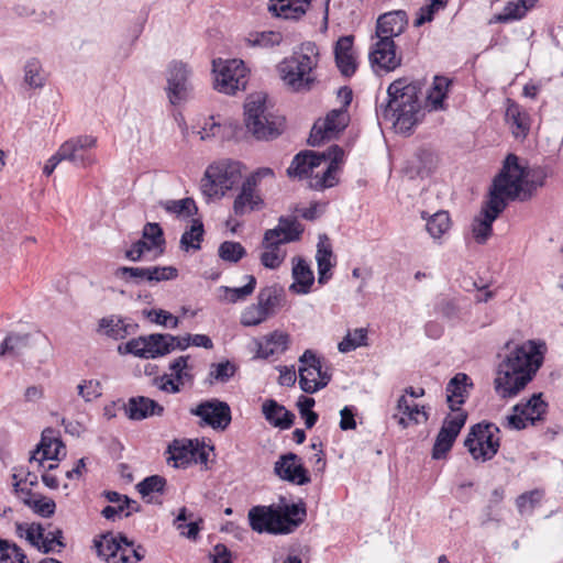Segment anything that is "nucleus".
Instances as JSON below:
<instances>
[{
  "instance_id": "nucleus-1",
  "label": "nucleus",
  "mask_w": 563,
  "mask_h": 563,
  "mask_svg": "<svg viewBox=\"0 0 563 563\" xmlns=\"http://www.w3.org/2000/svg\"><path fill=\"white\" fill-rule=\"evenodd\" d=\"M544 342L529 340L517 345L499 363L494 380L496 393L503 398L516 397L533 380L544 362Z\"/></svg>"
},
{
  "instance_id": "nucleus-2",
  "label": "nucleus",
  "mask_w": 563,
  "mask_h": 563,
  "mask_svg": "<svg viewBox=\"0 0 563 563\" xmlns=\"http://www.w3.org/2000/svg\"><path fill=\"white\" fill-rule=\"evenodd\" d=\"M519 188L508 181L506 169L497 174L489 187L487 200L484 201L481 216L475 217L472 232L478 244H485L493 234L494 221L504 212L510 201H516Z\"/></svg>"
},
{
  "instance_id": "nucleus-3",
  "label": "nucleus",
  "mask_w": 563,
  "mask_h": 563,
  "mask_svg": "<svg viewBox=\"0 0 563 563\" xmlns=\"http://www.w3.org/2000/svg\"><path fill=\"white\" fill-rule=\"evenodd\" d=\"M267 95L257 92L250 95L244 103V123L258 141L277 139L285 128V118L275 115L267 110Z\"/></svg>"
},
{
  "instance_id": "nucleus-4",
  "label": "nucleus",
  "mask_w": 563,
  "mask_h": 563,
  "mask_svg": "<svg viewBox=\"0 0 563 563\" xmlns=\"http://www.w3.org/2000/svg\"><path fill=\"white\" fill-rule=\"evenodd\" d=\"M275 178V172L271 167H260L246 176L233 201L234 214L243 217L246 213L264 209L265 200L261 192V185L264 180L274 183Z\"/></svg>"
},
{
  "instance_id": "nucleus-5",
  "label": "nucleus",
  "mask_w": 563,
  "mask_h": 563,
  "mask_svg": "<svg viewBox=\"0 0 563 563\" xmlns=\"http://www.w3.org/2000/svg\"><path fill=\"white\" fill-rule=\"evenodd\" d=\"M317 65V57L313 58L308 53L295 54L278 65V71L289 90L308 92L317 82V78L311 75Z\"/></svg>"
},
{
  "instance_id": "nucleus-6",
  "label": "nucleus",
  "mask_w": 563,
  "mask_h": 563,
  "mask_svg": "<svg viewBox=\"0 0 563 563\" xmlns=\"http://www.w3.org/2000/svg\"><path fill=\"white\" fill-rule=\"evenodd\" d=\"M421 89L422 84L419 80L408 81L405 77L394 80L387 88L385 101L379 103L378 97H376L377 118L391 121L394 119L393 110L421 104L419 100Z\"/></svg>"
},
{
  "instance_id": "nucleus-7",
  "label": "nucleus",
  "mask_w": 563,
  "mask_h": 563,
  "mask_svg": "<svg viewBox=\"0 0 563 563\" xmlns=\"http://www.w3.org/2000/svg\"><path fill=\"white\" fill-rule=\"evenodd\" d=\"M500 432L498 426L490 421H481L473 424L464 440V446L476 461L492 460L499 451Z\"/></svg>"
},
{
  "instance_id": "nucleus-8",
  "label": "nucleus",
  "mask_w": 563,
  "mask_h": 563,
  "mask_svg": "<svg viewBox=\"0 0 563 563\" xmlns=\"http://www.w3.org/2000/svg\"><path fill=\"white\" fill-rule=\"evenodd\" d=\"M242 177V164L232 159H221L209 165L205 172L201 189L209 198L219 194L224 196Z\"/></svg>"
},
{
  "instance_id": "nucleus-9",
  "label": "nucleus",
  "mask_w": 563,
  "mask_h": 563,
  "mask_svg": "<svg viewBox=\"0 0 563 563\" xmlns=\"http://www.w3.org/2000/svg\"><path fill=\"white\" fill-rule=\"evenodd\" d=\"M506 169V176L508 181L514 183L519 188V194L516 200L527 201L533 192L542 187L545 183L547 175L541 170L533 173L532 178L529 179V168L520 165L519 157L516 154H508L504 161L501 169L498 174H501Z\"/></svg>"
},
{
  "instance_id": "nucleus-10",
  "label": "nucleus",
  "mask_w": 563,
  "mask_h": 563,
  "mask_svg": "<svg viewBox=\"0 0 563 563\" xmlns=\"http://www.w3.org/2000/svg\"><path fill=\"white\" fill-rule=\"evenodd\" d=\"M212 71L216 75L214 89L225 95H235L246 88L247 69L241 59L216 58L212 60Z\"/></svg>"
},
{
  "instance_id": "nucleus-11",
  "label": "nucleus",
  "mask_w": 563,
  "mask_h": 563,
  "mask_svg": "<svg viewBox=\"0 0 563 563\" xmlns=\"http://www.w3.org/2000/svg\"><path fill=\"white\" fill-rule=\"evenodd\" d=\"M190 415L201 419V427H210L214 430L224 431L232 421V412L227 401L211 398L200 401L196 407L190 408Z\"/></svg>"
},
{
  "instance_id": "nucleus-12",
  "label": "nucleus",
  "mask_w": 563,
  "mask_h": 563,
  "mask_svg": "<svg viewBox=\"0 0 563 563\" xmlns=\"http://www.w3.org/2000/svg\"><path fill=\"white\" fill-rule=\"evenodd\" d=\"M285 500L282 497L280 504L274 505V536L292 533L307 517V507L302 499L292 504H286Z\"/></svg>"
},
{
  "instance_id": "nucleus-13",
  "label": "nucleus",
  "mask_w": 563,
  "mask_h": 563,
  "mask_svg": "<svg viewBox=\"0 0 563 563\" xmlns=\"http://www.w3.org/2000/svg\"><path fill=\"white\" fill-rule=\"evenodd\" d=\"M97 139L91 135H79L65 141L58 148V156L76 167H87L95 162L91 150Z\"/></svg>"
},
{
  "instance_id": "nucleus-14",
  "label": "nucleus",
  "mask_w": 563,
  "mask_h": 563,
  "mask_svg": "<svg viewBox=\"0 0 563 563\" xmlns=\"http://www.w3.org/2000/svg\"><path fill=\"white\" fill-rule=\"evenodd\" d=\"M377 38L368 53L371 66L376 74L394 71L401 65L402 60L401 55L396 52L397 45L394 40Z\"/></svg>"
},
{
  "instance_id": "nucleus-15",
  "label": "nucleus",
  "mask_w": 563,
  "mask_h": 563,
  "mask_svg": "<svg viewBox=\"0 0 563 563\" xmlns=\"http://www.w3.org/2000/svg\"><path fill=\"white\" fill-rule=\"evenodd\" d=\"M189 69L187 64L173 60L167 68V87L165 88L169 102L178 106L189 97Z\"/></svg>"
},
{
  "instance_id": "nucleus-16",
  "label": "nucleus",
  "mask_w": 563,
  "mask_h": 563,
  "mask_svg": "<svg viewBox=\"0 0 563 563\" xmlns=\"http://www.w3.org/2000/svg\"><path fill=\"white\" fill-rule=\"evenodd\" d=\"M274 473L280 479L298 486H303L311 482L308 468L294 452L279 455L274 464Z\"/></svg>"
},
{
  "instance_id": "nucleus-17",
  "label": "nucleus",
  "mask_w": 563,
  "mask_h": 563,
  "mask_svg": "<svg viewBox=\"0 0 563 563\" xmlns=\"http://www.w3.org/2000/svg\"><path fill=\"white\" fill-rule=\"evenodd\" d=\"M437 167V156L434 153L426 147H419L416 152L405 162L402 174L408 179L413 180L417 178H427Z\"/></svg>"
},
{
  "instance_id": "nucleus-18",
  "label": "nucleus",
  "mask_w": 563,
  "mask_h": 563,
  "mask_svg": "<svg viewBox=\"0 0 563 563\" xmlns=\"http://www.w3.org/2000/svg\"><path fill=\"white\" fill-rule=\"evenodd\" d=\"M128 419L142 421L151 417H162L165 412L164 406L146 396L130 397L128 402H122Z\"/></svg>"
},
{
  "instance_id": "nucleus-19",
  "label": "nucleus",
  "mask_w": 563,
  "mask_h": 563,
  "mask_svg": "<svg viewBox=\"0 0 563 563\" xmlns=\"http://www.w3.org/2000/svg\"><path fill=\"white\" fill-rule=\"evenodd\" d=\"M474 384L465 373L455 374L445 386V401L450 411L463 409Z\"/></svg>"
},
{
  "instance_id": "nucleus-20",
  "label": "nucleus",
  "mask_w": 563,
  "mask_h": 563,
  "mask_svg": "<svg viewBox=\"0 0 563 563\" xmlns=\"http://www.w3.org/2000/svg\"><path fill=\"white\" fill-rule=\"evenodd\" d=\"M305 231L303 225L294 216H280L278 224L265 231L266 242L275 240L278 243L287 244L299 241Z\"/></svg>"
},
{
  "instance_id": "nucleus-21",
  "label": "nucleus",
  "mask_w": 563,
  "mask_h": 563,
  "mask_svg": "<svg viewBox=\"0 0 563 563\" xmlns=\"http://www.w3.org/2000/svg\"><path fill=\"white\" fill-rule=\"evenodd\" d=\"M65 450V444L59 438L54 437V429L46 428L42 432V438L36 448L32 451L30 461H36L38 467L44 466L47 460L59 461L62 451Z\"/></svg>"
},
{
  "instance_id": "nucleus-22",
  "label": "nucleus",
  "mask_w": 563,
  "mask_h": 563,
  "mask_svg": "<svg viewBox=\"0 0 563 563\" xmlns=\"http://www.w3.org/2000/svg\"><path fill=\"white\" fill-rule=\"evenodd\" d=\"M353 35L341 36L334 45V60L341 75L344 77H352L357 69V63L353 55Z\"/></svg>"
},
{
  "instance_id": "nucleus-23",
  "label": "nucleus",
  "mask_w": 563,
  "mask_h": 563,
  "mask_svg": "<svg viewBox=\"0 0 563 563\" xmlns=\"http://www.w3.org/2000/svg\"><path fill=\"white\" fill-rule=\"evenodd\" d=\"M408 24V16L406 11L396 10L386 12L378 16L376 22V37L385 40H394L399 36Z\"/></svg>"
},
{
  "instance_id": "nucleus-24",
  "label": "nucleus",
  "mask_w": 563,
  "mask_h": 563,
  "mask_svg": "<svg viewBox=\"0 0 563 563\" xmlns=\"http://www.w3.org/2000/svg\"><path fill=\"white\" fill-rule=\"evenodd\" d=\"M549 404L543 399L542 393H534L527 401H521L512 407L514 412L523 413L531 426H537L545 419Z\"/></svg>"
},
{
  "instance_id": "nucleus-25",
  "label": "nucleus",
  "mask_w": 563,
  "mask_h": 563,
  "mask_svg": "<svg viewBox=\"0 0 563 563\" xmlns=\"http://www.w3.org/2000/svg\"><path fill=\"white\" fill-rule=\"evenodd\" d=\"M262 413L273 427L279 428L280 430L290 429L296 419L294 412L286 409L285 406L280 405L275 399H267L263 402Z\"/></svg>"
},
{
  "instance_id": "nucleus-26",
  "label": "nucleus",
  "mask_w": 563,
  "mask_h": 563,
  "mask_svg": "<svg viewBox=\"0 0 563 563\" xmlns=\"http://www.w3.org/2000/svg\"><path fill=\"white\" fill-rule=\"evenodd\" d=\"M318 159L316 151L302 150L294 156L286 174L289 178H308L313 169L320 166Z\"/></svg>"
},
{
  "instance_id": "nucleus-27",
  "label": "nucleus",
  "mask_w": 563,
  "mask_h": 563,
  "mask_svg": "<svg viewBox=\"0 0 563 563\" xmlns=\"http://www.w3.org/2000/svg\"><path fill=\"white\" fill-rule=\"evenodd\" d=\"M292 284L289 290L294 294L307 295L314 283V275L305 258L296 256L292 260Z\"/></svg>"
},
{
  "instance_id": "nucleus-28",
  "label": "nucleus",
  "mask_w": 563,
  "mask_h": 563,
  "mask_svg": "<svg viewBox=\"0 0 563 563\" xmlns=\"http://www.w3.org/2000/svg\"><path fill=\"white\" fill-rule=\"evenodd\" d=\"M176 335L169 333H152L145 335V355L158 358L175 350Z\"/></svg>"
},
{
  "instance_id": "nucleus-29",
  "label": "nucleus",
  "mask_w": 563,
  "mask_h": 563,
  "mask_svg": "<svg viewBox=\"0 0 563 563\" xmlns=\"http://www.w3.org/2000/svg\"><path fill=\"white\" fill-rule=\"evenodd\" d=\"M274 505L254 506L249 510V523L257 533L274 534Z\"/></svg>"
},
{
  "instance_id": "nucleus-30",
  "label": "nucleus",
  "mask_w": 563,
  "mask_h": 563,
  "mask_svg": "<svg viewBox=\"0 0 563 563\" xmlns=\"http://www.w3.org/2000/svg\"><path fill=\"white\" fill-rule=\"evenodd\" d=\"M312 0H289L285 2H269L268 11L273 16L298 20L307 12V5Z\"/></svg>"
},
{
  "instance_id": "nucleus-31",
  "label": "nucleus",
  "mask_w": 563,
  "mask_h": 563,
  "mask_svg": "<svg viewBox=\"0 0 563 563\" xmlns=\"http://www.w3.org/2000/svg\"><path fill=\"white\" fill-rule=\"evenodd\" d=\"M452 84L453 79L446 76L435 75L433 77L432 86L427 95V100L430 102L433 110H446L448 104L445 100L448 99Z\"/></svg>"
},
{
  "instance_id": "nucleus-32",
  "label": "nucleus",
  "mask_w": 563,
  "mask_h": 563,
  "mask_svg": "<svg viewBox=\"0 0 563 563\" xmlns=\"http://www.w3.org/2000/svg\"><path fill=\"white\" fill-rule=\"evenodd\" d=\"M205 233L206 231L202 220L199 218L192 219L189 228H187L180 236V250L184 252H196L201 250Z\"/></svg>"
},
{
  "instance_id": "nucleus-33",
  "label": "nucleus",
  "mask_w": 563,
  "mask_h": 563,
  "mask_svg": "<svg viewBox=\"0 0 563 563\" xmlns=\"http://www.w3.org/2000/svg\"><path fill=\"white\" fill-rule=\"evenodd\" d=\"M333 251L331 244H324L321 240L317 245V267H318V283L325 285L332 278V268L335 262H332Z\"/></svg>"
},
{
  "instance_id": "nucleus-34",
  "label": "nucleus",
  "mask_w": 563,
  "mask_h": 563,
  "mask_svg": "<svg viewBox=\"0 0 563 563\" xmlns=\"http://www.w3.org/2000/svg\"><path fill=\"white\" fill-rule=\"evenodd\" d=\"M285 300V291L278 285L266 286L262 288L257 295V303L271 317L275 313V309L283 306Z\"/></svg>"
},
{
  "instance_id": "nucleus-35",
  "label": "nucleus",
  "mask_w": 563,
  "mask_h": 563,
  "mask_svg": "<svg viewBox=\"0 0 563 563\" xmlns=\"http://www.w3.org/2000/svg\"><path fill=\"white\" fill-rule=\"evenodd\" d=\"M421 110V104L409 106L407 108H397L393 110L394 125L402 133L410 134L412 128L418 123V114Z\"/></svg>"
},
{
  "instance_id": "nucleus-36",
  "label": "nucleus",
  "mask_w": 563,
  "mask_h": 563,
  "mask_svg": "<svg viewBox=\"0 0 563 563\" xmlns=\"http://www.w3.org/2000/svg\"><path fill=\"white\" fill-rule=\"evenodd\" d=\"M506 102V120L516 126L521 135L526 137L530 130V117L528 112L523 110L517 101L510 98H508Z\"/></svg>"
},
{
  "instance_id": "nucleus-37",
  "label": "nucleus",
  "mask_w": 563,
  "mask_h": 563,
  "mask_svg": "<svg viewBox=\"0 0 563 563\" xmlns=\"http://www.w3.org/2000/svg\"><path fill=\"white\" fill-rule=\"evenodd\" d=\"M282 243H278L275 240H271L266 242L265 235L262 240V247L265 250L261 254V264L268 269H276L278 268L286 257V252L280 251Z\"/></svg>"
},
{
  "instance_id": "nucleus-38",
  "label": "nucleus",
  "mask_w": 563,
  "mask_h": 563,
  "mask_svg": "<svg viewBox=\"0 0 563 563\" xmlns=\"http://www.w3.org/2000/svg\"><path fill=\"white\" fill-rule=\"evenodd\" d=\"M114 276L125 284H132L136 286L145 283L150 284L151 266H119L114 271Z\"/></svg>"
},
{
  "instance_id": "nucleus-39",
  "label": "nucleus",
  "mask_w": 563,
  "mask_h": 563,
  "mask_svg": "<svg viewBox=\"0 0 563 563\" xmlns=\"http://www.w3.org/2000/svg\"><path fill=\"white\" fill-rule=\"evenodd\" d=\"M298 373H299V387L300 389L306 393V394H314L321 389H323L324 387H327L331 379H332V374L327 369H323V367H321V369H319L317 372V375H318V379L317 380H311L308 378V376L306 375V368L305 367H299L298 368Z\"/></svg>"
},
{
  "instance_id": "nucleus-40",
  "label": "nucleus",
  "mask_w": 563,
  "mask_h": 563,
  "mask_svg": "<svg viewBox=\"0 0 563 563\" xmlns=\"http://www.w3.org/2000/svg\"><path fill=\"white\" fill-rule=\"evenodd\" d=\"M538 0H518L517 3L508 2L501 13L495 15V21L507 23L514 20L522 19L527 11L536 4Z\"/></svg>"
},
{
  "instance_id": "nucleus-41",
  "label": "nucleus",
  "mask_w": 563,
  "mask_h": 563,
  "mask_svg": "<svg viewBox=\"0 0 563 563\" xmlns=\"http://www.w3.org/2000/svg\"><path fill=\"white\" fill-rule=\"evenodd\" d=\"M192 449V440L186 442L174 440L167 449L170 453L168 462H174V467H187L190 464V452Z\"/></svg>"
},
{
  "instance_id": "nucleus-42",
  "label": "nucleus",
  "mask_w": 563,
  "mask_h": 563,
  "mask_svg": "<svg viewBox=\"0 0 563 563\" xmlns=\"http://www.w3.org/2000/svg\"><path fill=\"white\" fill-rule=\"evenodd\" d=\"M118 506H106L101 510V516L107 520H115V518L120 515H124L125 518L130 517L133 512H140L142 510V506L134 499L130 497H124L121 503H118Z\"/></svg>"
},
{
  "instance_id": "nucleus-43",
  "label": "nucleus",
  "mask_w": 563,
  "mask_h": 563,
  "mask_svg": "<svg viewBox=\"0 0 563 563\" xmlns=\"http://www.w3.org/2000/svg\"><path fill=\"white\" fill-rule=\"evenodd\" d=\"M129 325L122 319L114 321L113 317H103L99 320L98 332L110 339L122 340L129 334Z\"/></svg>"
},
{
  "instance_id": "nucleus-44",
  "label": "nucleus",
  "mask_w": 563,
  "mask_h": 563,
  "mask_svg": "<svg viewBox=\"0 0 563 563\" xmlns=\"http://www.w3.org/2000/svg\"><path fill=\"white\" fill-rule=\"evenodd\" d=\"M24 82L33 89H41L45 86V77L42 75V63L36 57H31L23 67Z\"/></svg>"
},
{
  "instance_id": "nucleus-45",
  "label": "nucleus",
  "mask_w": 563,
  "mask_h": 563,
  "mask_svg": "<svg viewBox=\"0 0 563 563\" xmlns=\"http://www.w3.org/2000/svg\"><path fill=\"white\" fill-rule=\"evenodd\" d=\"M159 205L166 212L176 214L177 217H192L198 212V207L195 200L190 197L179 200L161 201Z\"/></svg>"
},
{
  "instance_id": "nucleus-46",
  "label": "nucleus",
  "mask_w": 563,
  "mask_h": 563,
  "mask_svg": "<svg viewBox=\"0 0 563 563\" xmlns=\"http://www.w3.org/2000/svg\"><path fill=\"white\" fill-rule=\"evenodd\" d=\"M467 418L468 412L464 409L451 411L444 417L440 431L457 438L461 430L464 428Z\"/></svg>"
},
{
  "instance_id": "nucleus-47",
  "label": "nucleus",
  "mask_w": 563,
  "mask_h": 563,
  "mask_svg": "<svg viewBox=\"0 0 563 563\" xmlns=\"http://www.w3.org/2000/svg\"><path fill=\"white\" fill-rule=\"evenodd\" d=\"M142 240L147 242V245L153 249H159L162 254L166 244L164 230L157 222H147L142 230Z\"/></svg>"
},
{
  "instance_id": "nucleus-48",
  "label": "nucleus",
  "mask_w": 563,
  "mask_h": 563,
  "mask_svg": "<svg viewBox=\"0 0 563 563\" xmlns=\"http://www.w3.org/2000/svg\"><path fill=\"white\" fill-rule=\"evenodd\" d=\"M246 254V249L236 241H223L218 247V256L230 264L239 263Z\"/></svg>"
},
{
  "instance_id": "nucleus-49",
  "label": "nucleus",
  "mask_w": 563,
  "mask_h": 563,
  "mask_svg": "<svg viewBox=\"0 0 563 563\" xmlns=\"http://www.w3.org/2000/svg\"><path fill=\"white\" fill-rule=\"evenodd\" d=\"M350 122L349 112L345 109H333L324 118V125L330 133L339 134L343 132Z\"/></svg>"
},
{
  "instance_id": "nucleus-50",
  "label": "nucleus",
  "mask_w": 563,
  "mask_h": 563,
  "mask_svg": "<svg viewBox=\"0 0 563 563\" xmlns=\"http://www.w3.org/2000/svg\"><path fill=\"white\" fill-rule=\"evenodd\" d=\"M93 545L98 556H103L108 561L109 558H114L120 551V545L115 540L112 532L108 531L101 534L100 539L93 540Z\"/></svg>"
},
{
  "instance_id": "nucleus-51",
  "label": "nucleus",
  "mask_w": 563,
  "mask_h": 563,
  "mask_svg": "<svg viewBox=\"0 0 563 563\" xmlns=\"http://www.w3.org/2000/svg\"><path fill=\"white\" fill-rule=\"evenodd\" d=\"M364 345H367V330L358 328L353 332H347L343 340L338 344V350L341 353H349Z\"/></svg>"
},
{
  "instance_id": "nucleus-52",
  "label": "nucleus",
  "mask_w": 563,
  "mask_h": 563,
  "mask_svg": "<svg viewBox=\"0 0 563 563\" xmlns=\"http://www.w3.org/2000/svg\"><path fill=\"white\" fill-rule=\"evenodd\" d=\"M30 334L9 333L0 344V355H19L29 344Z\"/></svg>"
},
{
  "instance_id": "nucleus-53",
  "label": "nucleus",
  "mask_w": 563,
  "mask_h": 563,
  "mask_svg": "<svg viewBox=\"0 0 563 563\" xmlns=\"http://www.w3.org/2000/svg\"><path fill=\"white\" fill-rule=\"evenodd\" d=\"M451 219L448 211H438L429 218L426 228L433 239L441 238L450 228Z\"/></svg>"
},
{
  "instance_id": "nucleus-54",
  "label": "nucleus",
  "mask_w": 563,
  "mask_h": 563,
  "mask_svg": "<svg viewBox=\"0 0 563 563\" xmlns=\"http://www.w3.org/2000/svg\"><path fill=\"white\" fill-rule=\"evenodd\" d=\"M236 369L238 367L229 360L212 363L208 374V380L210 384L213 382L227 383L234 376Z\"/></svg>"
},
{
  "instance_id": "nucleus-55",
  "label": "nucleus",
  "mask_w": 563,
  "mask_h": 563,
  "mask_svg": "<svg viewBox=\"0 0 563 563\" xmlns=\"http://www.w3.org/2000/svg\"><path fill=\"white\" fill-rule=\"evenodd\" d=\"M167 485L165 477L161 475H150L136 484V489L143 498L153 493L164 494Z\"/></svg>"
},
{
  "instance_id": "nucleus-56",
  "label": "nucleus",
  "mask_w": 563,
  "mask_h": 563,
  "mask_svg": "<svg viewBox=\"0 0 563 563\" xmlns=\"http://www.w3.org/2000/svg\"><path fill=\"white\" fill-rule=\"evenodd\" d=\"M283 41V35L279 32L264 31L251 33L246 38L250 46L258 47H273L279 45Z\"/></svg>"
},
{
  "instance_id": "nucleus-57",
  "label": "nucleus",
  "mask_w": 563,
  "mask_h": 563,
  "mask_svg": "<svg viewBox=\"0 0 563 563\" xmlns=\"http://www.w3.org/2000/svg\"><path fill=\"white\" fill-rule=\"evenodd\" d=\"M446 4V0H429V2L422 5L417 12L415 26H421L427 22H431L434 19L435 13L439 10L444 9Z\"/></svg>"
},
{
  "instance_id": "nucleus-58",
  "label": "nucleus",
  "mask_w": 563,
  "mask_h": 563,
  "mask_svg": "<svg viewBox=\"0 0 563 563\" xmlns=\"http://www.w3.org/2000/svg\"><path fill=\"white\" fill-rule=\"evenodd\" d=\"M456 438L439 430L432 446L431 456L433 460L445 459L455 443Z\"/></svg>"
},
{
  "instance_id": "nucleus-59",
  "label": "nucleus",
  "mask_w": 563,
  "mask_h": 563,
  "mask_svg": "<svg viewBox=\"0 0 563 563\" xmlns=\"http://www.w3.org/2000/svg\"><path fill=\"white\" fill-rule=\"evenodd\" d=\"M245 278L247 279V283L242 287H221V289L230 294L228 298L230 302L235 303L240 300H244L254 292L256 288V278L253 275H246Z\"/></svg>"
},
{
  "instance_id": "nucleus-60",
  "label": "nucleus",
  "mask_w": 563,
  "mask_h": 563,
  "mask_svg": "<svg viewBox=\"0 0 563 563\" xmlns=\"http://www.w3.org/2000/svg\"><path fill=\"white\" fill-rule=\"evenodd\" d=\"M268 318L258 303L247 306L241 313L240 323L243 327H255L264 322Z\"/></svg>"
},
{
  "instance_id": "nucleus-61",
  "label": "nucleus",
  "mask_w": 563,
  "mask_h": 563,
  "mask_svg": "<svg viewBox=\"0 0 563 563\" xmlns=\"http://www.w3.org/2000/svg\"><path fill=\"white\" fill-rule=\"evenodd\" d=\"M339 169V166L328 165L321 176H314L316 181L311 183L310 187L314 190H324L334 187L339 183L336 177Z\"/></svg>"
},
{
  "instance_id": "nucleus-62",
  "label": "nucleus",
  "mask_w": 563,
  "mask_h": 563,
  "mask_svg": "<svg viewBox=\"0 0 563 563\" xmlns=\"http://www.w3.org/2000/svg\"><path fill=\"white\" fill-rule=\"evenodd\" d=\"M143 314L156 324L169 327L172 329L178 327V318L164 309H145L143 310Z\"/></svg>"
},
{
  "instance_id": "nucleus-63",
  "label": "nucleus",
  "mask_w": 563,
  "mask_h": 563,
  "mask_svg": "<svg viewBox=\"0 0 563 563\" xmlns=\"http://www.w3.org/2000/svg\"><path fill=\"white\" fill-rule=\"evenodd\" d=\"M542 492L533 489L519 495L516 499V505L520 514H525L528 509L533 510L540 504Z\"/></svg>"
},
{
  "instance_id": "nucleus-64",
  "label": "nucleus",
  "mask_w": 563,
  "mask_h": 563,
  "mask_svg": "<svg viewBox=\"0 0 563 563\" xmlns=\"http://www.w3.org/2000/svg\"><path fill=\"white\" fill-rule=\"evenodd\" d=\"M29 508L43 518H51L55 514L56 504L52 498L37 495Z\"/></svg>"
}]
</instances>
